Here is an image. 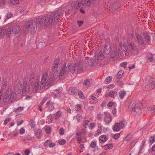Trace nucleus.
<instances>
[{
    "mask_svg": "<svg viewBox=\"0 0 155 155\" xmlns=\"http://www.w3.org/2000/svg\"><path fill=\"white\" fill-rule=\"evenodd\" d=\"M99 0H84V4L87 6L91 5H95L98 3Z\"/></svg>",
    "mask_w": 155,
    "mask_h": 155,
    "instance_id": "16",
    "label": "nucleus"
},
{
    "mask_svg": "<svg viewBox=\"0 0 155 155\" xmlns=\"http://www.w3.org/2000/svg\"><path fill=\"white\" fill-rule=\"evenodd\" d=\"M111 51L110 46L109 45H106L104 47V54H109Z\"/></svg>",
    "mask_w": 155,
    "mask_h": 155,
    "instance_id": "26",
    "label": "nucleus"
},
{
    "mask_svg": "<svg viewBox=\"0 0 155 155\" xmlns=\"http://www.w3.org/2000/svg\"><path fill=\"white\" fill-rule=\"evenodd\" d=\"M96 145V143L95 141H92L91 142V145L90 147L92 148H94L95 147Z\"/></svg>",
    "mask_w": 155,
    "mask_h": 155,
    "instance_id": "58",
    "label": "nucleus"
},
{
    "mask_svg": "<svg viewBox=\"0 0 155 155\" xmlns=\"http://www.w3.org/2000/svg\"><path fill=\"white\" fill-rule=\"evenodd\" d=\"M77 67L78 72V73H82L83 71V65L82 62L78 61L76 63Z\"/></svg>",
    "mask_w": 155,
    "mask_h": 155,
    "instance_id": "20",
    "label": "nucleus"
},
{
    "mask_svg": "<svg viewBox=\"0 0 155 155\" xmlns=\"http://www.w3.org/2000/svg\"><path fill=\"white\" fill-rule=\"evenodd\" d=\"M146 82L147 85L146 89L147 90H150L155 87V81L154 79L151 76H148L146 78Z\"/></svg>",
    "mask_w": 155,
    "mask_h": 155,
    "instance_id": "6",
    "label": "nucleus"
},
{
    "mask_svg": "<svg viewBox=\"0 0 155 155\" xmlns=\"http://www.w3.org/2000/svg\"><path fill=\"white\" fill-rule=\"evenodd\" d=\"M73 7L76 10L78 9L82 4L83 5L84 4L82 3V0H76L72 2Z\"/></svg>",
    "mask_w": 155,
    "mask_h": 155,
    "instance_id": "15",
    "label": "nucleus"
},
{
    "mask_svg": "<svg viewBox=\"0 0 155 155\" xmlns=\"http://www.w3.org/2000/svg\"><path fill=\"white\" fill-rule=\"evenodd\" d=\"M77 67V64L76 63L74 64H68L66 68L68 72H71L74 73L76 70Z\"/></svg>",
    "mask_w": 155,
    "mask_h": 155,
    "instance_id": "13",
    "label": "nucleus"
},
{
    "mask_svg": "<svg viewBox=\"0 0 155 155\" xmlns=\"http://www.w3.org/2000/svg\"><path fill=\"white\" fill-rule=\"evenodd\" d=\"M119 94L120 98L121 99H123L124 98V97L126 95V93L124 91H120Z\"/></svg>",
    "mask_w": 155,
    "mask_h": 155,
    "instance_id": "39",
    "label": "nucleus"
},
{
    "mask_svg": "<svg viewBox=\"0 0 155 155\" xmlns=\"http://www.w3.org/2000/svg\"><path fill=\"white\" fill-rule=\"evenodd\" d=\"M62 113V112L60 110H58L57 111V112L55 113V119L56 120L59 119V118L60 117Z\"/></svg>",
    "mask_w": 155,
    "mask_h": 155,
    "instance_id": "41",
    "label": "nucleus"
},
{
    "mask_svg": "<svg viewBox=\"0 0 155 155\" xmlns=\"http://www.w3.org/2000/svg\"><path fill=\"white\" fill-rule=\"evenodd\" d=\"M13 14L12 13L10 12L7 14L6 17L8 19H9L11 18Z\"/></svg>",
    "mask_w": 155,
    "mask_h": 155,
    "instance_id": "62",
    "label": "nucleus"
},
{
    "mask_svg": "<svg viewBox=\"0 0 155 155\" xmlns=\"http://www.w3.org/2000/svg\"><path fill=\"white\" fill-rule=\"evenodd\" d=\"M138 104L139 106H141L140 107L141 109L142 108L145 107L147 105V104L146 102L144 101H142L141 102H139L138 103Z\"/></svg>",
    "mask_w": 155,
    "mask_h": 155,
    "instance_id": "40",
    "label": "nucleus"
},
{
    "mask_svg": "<svg viewBox=\"0 0 155 155\" xmlns=\"http://www.w3.org/2000/svg\"><path fill=\"white\" fill-rule=\"evenodd\" d=\"M141 106L138 105L136 107L131 110L132 114L135 115L137 116L140 115L142 113V109L140 107Z\"/></svg>",
    "mask_w": 155,
    "mask_h": 155,
    "instance_id": "11",
    "label": "nucleus"
},
{
    "mask_svg": "<svg viewBox=\"0 0 155 155\" xmlns=\"http://www.w3.org/2000/svg\"><path fill=\"white\" fill-rule=\"evenodd\" d=\"M104 114H105L104 118L105 122L106 123H110L112 120V119L110 114L109 113L106 112H105Z\"/></svg>",
    "mask_w": 155,
    "mask_h": 155,
    "instance_id": "21",
    "label": "nucleus"
},
{
    "mask_svg": "<svg viewBox=\"0 0 155 155\" xmlns=\"http://www.w3.org/2000/svg\"><path fill=\"white\" fill-rule=\"evenodd\" d=\"M44 23L45 26L48 27L49 25L54 24L52 21H51V20L49 16L46 18H45L44 16Z\"/></svg>",
    "mask_w": 155,
    "mask_h": 155,
    "instance_id": "19",
    "label": "nucleus"
},
{
    "mask_svg": "<svg viewBox=\"0 0 155 155\" xmlns=\"http://www.w3.org/2000/svg\"><path fill=\"white\" fill-rule=\"evenodd\" d=\"M56 70V71H55L54 74V78L55 79L57 78L59 75V71H58L59 69L58 70V69Z\"/></svg>",
    "mask_w": 155,
    "mask_h": 155,
    "instance_id": "49",
    "label": "nucleus"
},
{
    "mask_svg": "<svg viewBox=\"0 0 155 155\" xmlns=\"http://www.w3.org/2000/svg\"><path fill=\"white\" fill-rule=\"evenodd\" d=\"M59 134L61 135H63L64 134V130L63 128H61L59 130Z\"/></svg>",
    "mask_w": 155,
    "mask_h": 155,
    "instance_id": "63",
    "label": "nucleus"
},
{
    "mask_svg": "<svg viewBox=\"0 0 155 155\" xmlns=\"http://www.w3.org/2000/svg\"><path fill=\"white\" fill-rule=\"evenodd\" d=\"M78 90L75 87H69L68 90V93L69 94H77Z\"/></svg>",
    "mask_w": 155,
    "mask_h": 155,
    "instance_id": "23",
    "label": "nucleus"
},
{
    "mask_svg": "<svg viewBox=\"0 0 155 155\" xmlns=\"http://www.w3.org/2000/svg\"><path fill=\"white\" fill-rule=\"evenodd\" d=\"M61 9V8H60L58 10L55 12H52L49 15L51 20V21H52L54 24L58 21L60 17L63 15Z\"/></svg>",
    "mask_w": 155,
    "mask_h": 155,
    "instance_id": "4",
    "label": "nucleus"
},
{
    "mask_svg": "<svg viewBox=\"0 0 155 155\" xmlns=\"http://www.w3.org/2000/svg\"><path fill=\"white\" fill-rule=\"evenodd\" d=\"M14 92L11 89H8L5 93L3 101L5 102H7L9 101H13L14 99Z\"/></svg>",
    "mask_w": 155,
    "mask_h": 155,
    "instance_id": "5",
    "label": "nucleus"
},
{
    "mask_svg": "<svg viewBox=\"0 0 155 155\" xmlns=\"http://www.w3.org/2000/svg\"><path fill=\"white\" fill-rule=\"evenodd\" d=\"M87 64L91 66L92 65L93 63L91 58H89L88 59H87Z\"/></svg>",
    "mask_w": 155,
    "mask_h": 155,
    "instance_id": "54",
    "label": "nucleus"
},
{
    "mask_svg": "<svg viewBox=\"0 0 155 155\" xmlns=\"http://www.w3.org/2000/svg\"><path fill=\"white\" fill-rule=\"evenodd\" d=\"M98 129L96 131V133H95V135H98L99 134H100L101 132L102 129L101 126H99L98 127Z\"/></svg>",
    "mask_w": 155,
    "mask_h": 155,
    "instance_id": "53",
    "label": "nucleus"
},
{
    "mask_svg": "<svg viewBox=\"0 0 155 155\" xmlns=\"http://www.w3.org/2000/svg\"><path fill=\"white\" fill-rule=\"evenodd\" d=\"M95 59L97 60H102L104 58V56L101 51L97 54L95 56Z\"/></svg>",
    "mask_w": 155,
    "mask_h": 155,
    "instance_id": "29",
    "label": "nucleus"
},
{
    "mask_svg": "<svg viewBox=\"0 0 155 155\" xmlns=\"http://www.w3.org/2000/svg\"><path fill=\"white\" fill-rule=\"evenodd\" d=\"M113 145L112 143H109L108 144L105 145L104 146V148L105 150H108L111 149L113 147Z\"/></svg>",
    "mask_w": 155,
    "mask_h": 155,
    "instance_id": "48",
    "label": "nucleus"
},
{
    "mask_svg": "<svg viewBox=\"0 0 155 155\" xmlns=\"http://www.w3.org/2000/svg\"><path fill=\"white\" fill-rule=\"evenodd\" d=\"M144 39L146 41V42L148 44H150L151 38L150 36L147 34H144Z\"/></svg>",
    "mask_w": 155,
    "mask_h": 155,
    "instance_id": "32",
    "label": "nucleus"
},
{
    "mask_svg": "<svg viewBox=\"0 0 155 155\" xmlns=\"http://www.w3.org/2000/svg\"><path fill=\"white\" fill-rule=\"evenodd\" d=\"M45 131L47 133H50L51 132V128L50 127H47L45 129Z\"/></svg>",
    "mask_w": 155,
    "mask_h": 155,
    "instance_id": "64",
    "label": "nucleus"
},
{
    "mask_svg": "<svg viewBox=\"0 0 155 155\" xmlns=\"http://www.w3.org/2000/svg\"><path fill=\"white\" fill-rule=\"evenodd\" d=\"M66 64H64L61 68V69H59L58 71H60L59 75V78L60 79H62L67 75L68 71L67 68H66Z\"/></svg>",
    "mask_w": 155,
    "mask_h": 155,
    "instance_id": "9",
    "label": "nucleus"
},
{
    "mask_svg": "<svg viewBox=\"0 0 155 155\" xmlns=\"http://www.w3.org/2000/svg\"><path fill=\"white\" fill-rule=\"evenodd\" d=\"M139 105L138 103L136 104V102L135 101H132L129 106V108L130 110H132L136 107L137 106Z\"/></svg>",
    "mask_w": 155,
    "mask_h": 155,
    "instance_id": "27",
    "label": "nucleus"
},
{
    "mask_svg": "<svg viewBox=\"0 0 155 155\" xmlns=\"http://www.w3.org/2000/svg\"><path fill=\"white\" fill-rule=\"evenodd\" d=\"M90 122V121L88 120H85L83 122V126L85 128H86L87 126L88 125Z\"/></svg>",
    "mask_w": 155,
    "mask_h": 155,
    "instance_id": "52",
    "label": "nucleus"
},
{
    "mask_svg": "<svg viewBox=\"0 0 155 155\" xmlns=\"http://www.w3.org/2000/svg\"><path fill=\"white\" fill-rule=\"evenodd\" d=\"M83 87L84 89H86L87 87L90 85V81L89 79H87L84 81L83 83Z\"/></svg>",
    "mask_w": 155,
    "mask_h": 155,
    "instance_id": "36",
    "label": "nucleus"
},
{
    "mask_svg": "<svg viewBox=\"0 0 155 155\" xmlns=\"http://www.w3.org/2000/svg\"><path fill=\"white\" fill-rule=\"evenodd\" d=\"M24 109V107H19L17 108L15 110V111L16 112H19L22 110Z\"/></svg>",
    "mask_w": 155,
    "mask_h": 155,
    "instance_id": "60",
    "label": "nucleus"
},
{
    "mask_svg": "<svg viewBox=\"0 0 155 155\" xmlns=\"http://www.w3.org/2000/svg\"><path fill=\"white\" fill-rule=\"evenodd\" d=\"M22 90V84L21 82H18L14 88L15 93L19 94L21 93Z\"/></svg>",
    "mask_w": 155,
    "mask_h": 155,
    "instance_id": "18",
    "label": "nucleus"
},
{
    "mask_svg": "<svg viewBox=\"0 0 155 155\" xmlns=\"http://www.w3.org/2000/svg\"><path fill=\"white\" fill-rule=\"evenodd\" d=\"M135 36L137 40L140 48L141 49H143L145 47L143 39L141 36L137 33H135Z\"/></svg>",
    "mask_w": 155,
    "mask_h": 155,
    "instance_id": "8",
    "label": "nucleus"
},
{
    "mask_svg": "<svg viewBox=\"0 0 155 155\" xmlns=\"http://www.w3.org/2000/svg\"><path fill=\"white\" fill-rule=\"evenodd\" d=\"M59 62V59L58 58L56 59L54 61V66L53 68H52L53 71L54 70L55 68H56V69H59L61 68L59 66V65L58 64Z\"/></svg>",
    "mask_w": 155,
    "mask_h": 155,
    "instance_id": "28",
    "label": "nucleus"
},
{
    "mask_svg": "<svg viewBox=\"0 0 155 155\" xmlns=\"http://www.w3.org/2000/svg\"><path fill=\"white\" fill-rule=\"evenodd\" d=\"M127 63L126 62H123L121 63L120 64L121 67H123L124 68H126Z\"/></svg>",
    "mask_w": 155,
    "mask_h": 155,
    "instance_id": "61",
    "label": "nucleus"
},
{
    "mask_svg": "<svg viewBox=\"0 0 155 155\" xmlns=\"http://www.w3.org/2000/svg\"><path fill=\"white\" fill-rule=\"evenodd\" d=\"M102 115L101 113H99L97 115V119L101 121L102 120Z\"/></svg>",
    "mask_w": 155,
    "mask_h": 155,
    "instance_id": "56",
    "label": "nucleus"
},
{
    "mask_svg": "<svg viewBox=\"0 0 155 155\" xmlns=\"http://www.w3.org/2000/svg\"><path fill=\"white\" fill-rule=\"evenodd\" d=\"M37 27L34 24L32 20H30L25 23L23 28V30L25 32L28 33L31 31L32 34L35 33L36 31Z\"/></svg>",
    "mask_w": 155,
    "mask_h": 155,
    "instance_id": "3",
    "label": "nucleus"
},
{
    "mask_svg": "<svg viewBox=\"0 0 155 155\" xmlns=\"http://www.w3.org/2000/svg\"><path fill=\"white\" fill-rule=\"evenodd\" d=\"M25 7L24 5L20 6L16 9V11L18 13H19L23 12L25 10Z\"/></svg>",
    "mask_w": 155,
    "mask_h": 155,
    "instance_id": "33",
    "label": "nucleus"
},
{
    "mask_svg": "<svg viewBox=\"0 0 155 155\" xmlns=\"http://www.w3.org/2000/svg\"><path fill=\"white\" fill-rule=\"evenodd\" d=\"M42 134V130L41 129H39L36 131L35 132V135L36 137L40 138L41 137Z\"/></svg>",
    "mask_w": 155,
    "mask_h": 155,
    "instance_id": "31",
    "label": "nucleus"
},
{
    "mask_svg": "<svg viewBox=\"0 0 155 155\" xmlns=\"http://www.w3.org/2000/svg\"><path fill=\"white\" fill-rule=\"evenodd\" d=\"M44 18L43 15L39 16L34 18V21L38 25H41L43 24V21L44 20Z\"/></svg>",
    "mask_w": 155,
    "mask_h": 155,
    "instance_id": "17",
    "label": "nucleus"
},
{
    "mask_svg": "<svg viewBox=\"0 0 155 155\" xmlns=\"http://www.w3.org/2000/svg\"><path fill=\"white\" fill-rule=\"evenodd\" d=\"M149 142L151 144H152L155 141V136L150 137L149 138Z\"/></svg>",
    "mask_w": 155,
    "mask_h": 155,
    "instance_id": "50",
    "label": "nucleus"
},
{
    "mask_svg": "<svg viewBox=\"0 0 155 155\" xmlns=\"http://www.w3.org/2000/svg\"><path fill=\"white\" fill-rule=\"evenodd\" d=\"M39 87H41V86L39 85V82L38 81H36L35 82L34 84L32 86L33 91L34 93H36L38 90Z\"/></svg>",
    "mask_w": 155,
    "mask_h": 155,
    "instance_id": "22",
    "label": "nucleus"
},
{
    "mask_svg": "<svg viewBox=\"0 0 155 155\" xmlns=\"http://www.w3.org/2000/svg\"><path fill=\"white\" fill-rule=\"evenodd\" d=\"M88 127L90 129H92L95 127V124L94 123H91L88 125Z\"/></svg>",
    "mask_w": 155,
    "mask_h": 155,
    "instance_id": "59",
    "label": "nucleus"
},
{
    "mask_svg": "<svg viewBox=\"0 0 155 155\" xmlns=\"http://www.w3.org/2000/svg\"><path fill=\"white\" fill-rule=\"evenodd\" d=\"M99 141L101 143H104L105 142L107 139L106 135H103L99 137Z\"/></svg>",
    "mask_w": 155,
    "mask_h": 155,
    "instance_id": "30",
    "label": "nucleus"
},
{
    "mask_svg": "<svg viewBox=\"0 0 155 155\" xmlns=\"http://www.w3.org/2000/svg\"><path fill=\"white\" fill-rule=\"evenodd\" d=\"M81 109V105L79 104H78L74 107V109L76 111L79 110Z\"/></svg>",
    "mask_w": 155,
    "mask_h": 155,
    "instance_id": "55",
    "label": "nucleus"
},
{
    "mask_svg": "<svg viewBox=\"0 0 155 155\" xmlns=\"http://www.w3.org/2000/svg\"><path fill=\"white\" fill-rule=\"evenodd\" d=\"M11 3L14 5H18L19 3V0H10Z\"/></svg>",
    "mask_w": 155,
    "mask_h": 155,
    "instance_id": "46",
    "label": "nucleus"
},
{
    "mask_svg": "<svg viewBox=\"0 0 155 155\" xmlns=\"http://www.w3.org/2000/svg\"><path fill=\"white\" fill-rule=\"evenodd\" d=\"M155 111V105L151 106L149 107L147 111V113L150 114L154 112Z\"/></svg>",
    "mask_w": 155,
    "mask_h": 155,
    "instance_id": "34",
    "label": "nucleus"
},
{
    "mask_svg": "<svg viewBox=\"0 0 155 155\" xmlns=\"http://www.w3.org/2000/svg\"><path fill=\"white\" fill-rule=\"evenodd\" d=\"M44 145L46 147L49 146L50 148H52L55 146V144L52 143L51 140H48L44 143Z\"/></svg>",
    "mask_w": 155,
    "mask_h": 155,
    "instance_id": "24",
    "label": "nucleus"
},
{
    "mask_svg": "<svg viewBox=\"0 0 155 155\" xmlns=\"http://www.w3.org/2000/svg\"><path fill=\"white\" fill-rule=\"evenodd\" d=\"M23 87L22 91V94L25 95L28 94L29 91V86L27 84V82L26 81H24L23 83Z\"/></svg>",
    "mask_w": 155,
    "mask_h": 155,
    "instance_id": "14",
    "label": "nucleus"
},
{
    "mask_svg": "<svg viewBox=\"0 0 155 155\" xmlns=\"http://www.w3.org/2000/svg\"><path fill=\"white\" fill-rule=\"evenodd\" d=\"M83 118V117L80 114H78L76 116V119L78 121V123H79L80 120Z\"/></svg>",
    "mask_w": 155,
    "mask_h": 155,
    "instance_id": "51",
    "label": "nucleus"
},
{
    "mask_svg": "<svg viewBox=\"0 0 155 155\" xmlns=\"http://www.w3.org/2000/svg\"><path fill=\"white\" fill-rule=\"evenodd\" d=\"M124 73V72L123 70H120L117 73V78L118 79L121 78L123 75Z\"/></svg>",
    "mask_w": 155,
    "mask_h": 155,
    "instance_id": "38",
    "label": "nucleus"
},
{
    "mask_svg": "<svg viewBox=\"0 0 155 155\" xmlns=\"http://www.w3.org/2000/svg\"><path fill=\"white\" fill-rule=\"evenodd\" d=\"M41 82V85L47 89L53 84V78L48 76L47 73H45L42 75Z\"/></svg>",
    "mask_w": 155,
    "mask_h": 155,
    "instance_id": "2",
    "label": "nucleus"
},
{
    "mask_svg": "<svg viewBox=\"0 0 155 155\" xmlns=\"http://www.w3.org/2000/svg\"><path fill=\"white\" fill-rule=\"evenodd\" d=\"M147 60L149 62H152L153 60V55L150 53L147 57Z\"/></svg>",
    "mask_w": 155,
    "mask_h": 155,
    "instance_id": "37",
    "label": "nucleus"
},
{
    "mask_svg": "<svg viewBox=\"0 0 155 155\" xmlns=\"http://www.w3.org/2000/svg\"><path fill=\"white\" fill-rule=\"evenodd\" d=\"M12 27V31L15 34H17L19 33L21 31L20 26L16 24H12V26L10 27Z\"/></svg>",
    "mask_w": 155,
    "mask_h": 155,
    "instance_id": "12",
    "label": "nucleus"
},
{
    "mask_svg": "<svg viewBox=\"0 0 155 155\" xmlns=\"http://www.w3.org/2000/svg\"><path fill=\"white\" fill-rule=\"evenodd\" d=\"M125 125V122L123 121L116 123L114 124L113 129L114 131H118L124 128Z\"/></svg>",
    "mask_w": 155,
    "mask_h": 155,
    "instance_id": "10",
    "label": "nucleus"
},
{
    "mask_svg": "<svg viewBox=\"0 0 155 155\" xmlns=\"http://www.w3.org/2000/svg\"><path fill=\"white\" fill-rule=\"evenodd\" d=\"M77 94H78V96L80 98H81L82 99H84V94L81 91L78 90Z\"/></svg>",
    "mask_w": 155,
    "mask_h": 155,
    "instance_id": "47",
    "label": "nucleus"
},
{
    "mask_svg": "<svg viewBox=\"0 0 155 155\" xmlns=\"http://www.w3.org/2000/svg\"><path fill=\"white\" fill-rule=\"evenodd\" d=\"M127 45L125 44L120 43L117 49L114 46L111 57L114 58L118 56L121 59H123L131 54H138L139 52L137 45L132 40L127 39Z\"/></svg>",
    "mask_w": 155,
    "mask_h": 155,
    "instance_id": "1",
    "label": "nucleus"
},
{
    "mask_svg": "<svg viewBox=\"0 0 155 155\" xmlns=\"http://www.w3.org/2000/svg\"><path fill=\"white\" fill-rule=\"evenodd\" d=\"M66 8L68 11H72L74 8V7H73V6L72 2L71 3H68V4L66 6Z\"/></svg>",
    "mask_w": 155,
    "mask_h": 155,
    "instance_id": "35",
    "label": "nucleus"
},
{
    "mask_svg": "<svg viewBox=\"0 0 155 155\" xmlns=\"http://www.w3.org/2000/svg\"><path fill=\"white\" fill-rule=\"evenodd\" d=\"M117 94V93L116 91H111L109 92V95L111 97H114Z\"/></svg>",
    "mask_w": 155,
    "mask_h": 155,
    "instance_id": "45",
    "label": "nucleus"
},
{
    "mask_svg": "<svg viewBox=\"0 0 155 155\" xmlns=\"http://www.w3.org/2000/svg\"><path fill=\"white\" fill-rule=\"evenodd\" d=\"M35 74L32 73L31 75L29 80V83L32 84L34 79V78L35 77Z\"/></svg>",
    "mask_w": 155,
    "mask_h": 155,
    "instance_id": "42",
    "label": "nucleus"
},
{
    "mask_svg": "<svg viewBox=\"0 0 155 155\" xmlns=\"http://www.w3.org/2000/svg\"><path fill=\"white\" fill-rule=\"evenodd\" d=\"M112 79V78L111 76H109L107 77L105 79L104 81V83L105 84H108L110 83Z\"/></svg>",
    "mask_w": 155,
    "mask_h": 155,
    "instance_id": "44",
    "label": "nucleus"
},
{
    "mask_svg": "<svg viewBox=\"0 0 155 155\" xmlns=\"http://www.w3.org/2000/svg\"><path fill=\"white\" fill-rule=\"evenodd\" d=\"M53 120V118L52 117L51 115V114L48 115L47 117V122L48 124H50Z\"/></svg>",
    "mask_w": 155,
    "mask_h": 155,
    "instance_id": "43",
    "label": "nucleus"
},
{
    "mask_svg": "<svg viewBox=\"0 0 155 155\" xmlns=\"http://www.w3.org/2000/svg\"><path fill=\"white\" fill-rule=\"evenodd\" d=\"M89 103L91 104H95L98 102V99L95 97L90 96L89 97Z\"/></svg>",
    "mask_w": 155,
    "mask_h": 155,
    "instance_id": "25",
    "label": "nucleus"
},
{
    "mask_svg": "<svg viewBox=\"0 0 155 155\" xmlns=\"http://www.w3.org/2000/svg\"><path fill=\"white\" fill-rule=\"evenodd\" d=\"M11 33V28L9 26L3 28L0 30V35L1 38L3 37L6 34L7 37H9Z\"/></svg>",
    "mask_w": 155,
    "mask_h": 155,
    "instance_id": "7",
    "label": "nucleus"
},
{
    "mask_svg": "<svg viewBox=\"0 0 155 155\" xmlns=\"http://www.w3.org/2000/svg\"><path fill=\"white\" fill-rule=\"evenodd\" d=\"M54 108V106L52 105H49L48 108V110L50 111H51L53 110Z\"/></svg>",
    "mask_w": 155,
    "mask_h": 155,
    "instance_id": "57",
    "label": "nucleus"
}]
</instances>
